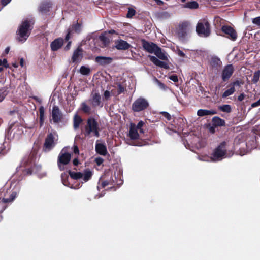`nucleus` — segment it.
Segmentation results:
<instances>
[{
	"label": "nucleus",
	"instance_id": "obj_1",
	"mask_svg": "<svg viewBox=\"0 0 260 260\" xmlns=\"http://www.w3.org/2000/svg\"><path fill=\"white\" fill-rule=\"evenodd\" d=\"M35 20L33 18L26 19L22 21L16 31L17 40L24 42L30 35L34 28Z\"/></svg>",
	"mask_w": 260,
	"mask_h": 260
},
{
	"label": "nucleus",
	"instance_id": "obj_2",
	"mask_svg": "<svg viewBox=\"0 0 260 260\" xmlns=\"http://www.w3.org/2000/svg\"><path fill=\"white\" fill-rule=\"evenodd\" d=\"M23 134L22 126L18 122L11 124L5 133L6 137L9 140H19Z\"/></svg>",
	"mask_w": 260,
	"mask_h": 260
},
{
	"label": "nucleus",
	"instance_id": "obj_3",
	"mask_svg": "<svg viewBox=\"0 0 260 260\" xmlns=\"http://www.w3.org/2000/svg\"><path fill=\"white\" fill-rule=\"evenodd\" d=\"M36 158V154L34 152H31L27 157L24 158L23 161V166L28 168L23 170L24 173L31 175L32 173H36L41 170V166L37 165L35 162Z\"/></svg>",
	"mask_w": 260,
	"mask_h": 260
},
{
	"label": "nucleus",
	"instance_id": "obj_4",
	"mask_svg": "<svg viewBox=\"0 0 260 260\" xmlns=\"http://www.w3.org/2000/svg\"><path fill=\"white\" fill-rule=\"evenodd\" d=\"M100 128L97 120L92 117L88 118L85 126L84 133L85 136H94L99 138L100 136Z\"/></svg>",
	"mask_w": 260,
	"mask_h": 260
},
{
	"label": "nucleus",
	"instance_id": "obj_5",
	"mask_svg": "<svg viewBox=\"0 0 260 260\" xmlns=\"http://www.w3.org/2000/svg\"><path fill=\"white\" fill-rule=\"evenodd\" d=\"M226 142L223 141L220 143V144L214 149L211 157L213 161H216L221 160L226 156Z\"/></svg>",
	"mask_w": 260,
	"mask_h": 260
},
{
	"label": "nucleus",
	"instance_id": "obj_6",
	"mask_svg": "<svg viewBox=\"0 0 260 260\" xmlns=\"http://www.w3.org/2000/svg\"><path fill=\"white\" fill-rule=\"evenodd\" d=\"M196 32L200 36L207 37L210 33V26L206 20L199 22L196 26Z\"/></svg>",
	"mask_w": 260,
	"mask_h": 260
},
{
	"label": "nucleus",
	"instance_id": "obj_7",
	"mask_svg": "<svg viewBox=\"0 0 260 260\" xmlns=\"http://www.w3.org/2000/svg\"><path fill=\"white\" fill-rule=\"evenodd\" d=\"M149 106V102L146 99L139 97L132 104V109L135 112H139L147 109Z\"/></svg>",
	"mask_w": 260,
	"mask_h": 260
},
{
	"label": "nucleus",
	"instance_id": "obj_8",
	"mask_svg": "<svg viewBox=\"0 0 260 260\" xmlns=\"http://www.w3.org/2000/svg\"><path fill=\"white\" fill-rule=\"evenodd\" d=\"M63 151L64 149L61 151L57 158V166L60 171L64 170V166L68 165L71 159V154Z\"/></svg>",
	"mask_w": 260,
	"mask_h": 260
},
{
	"label": "nucleus",
	"instance_id": "obj_9",
	"mask_svg": "<svg viewBox=\"0 0 260 260\" xmlns=\"http://www.w3.org/2000/svg\"><path fill=\"white\" fill-rule=\"evenodd\" d=\"M55 133H50L48 134L45 139V142L43 144V150L44 152H49L51 151L56 145L55 142Z\"/></svg>",
	"mask_w": 260,
	"mask_h": 260
},
{
	"label": "nucleus",
	"instance_id": "obj_10",
	"mask_svg": "<svg viewBox=\"0 0 260 260\" xmlns=\"http://www.w3.org/2000/svg\"><path fill=\"white\" fill-rule=\"evenodd\" d=\"M242 84L243 82L238 80L231 82L227 86V88H229L221 94L222 98L224 99L232 95L236 91L235 87H240Z\"/></svg>",
	"mask_w": 260,
	"mask_h": 260
},
{
	"label": "nucleus",
	"instance_id": "obj_11",
	"mask_svg": "<svg viewBox=\"0 0 260 260\" xmlns=\"http://www.w3.org/2000/svg\"><path fill=\"white\" fill-rule=\"evenodd\" d=\"M51 116L54 123H59L63 121L64 115L57 106L52 107Z\"/></svg>",
	"mask_w": 260,
	"mask_h": 260
},
{
	"label": "nucleus",
	"instance_id": "obj_12",
	"mask_svg": "<svg viewBox=\"0 0 260 260\" xmlns=\"http://www.w3.org/2000/svg\"><path fill=\"white\" fill-rule=\"evenodd\" d=\"M234 72V68L232 64H228L224 66L221 75L222 81H228L232 77Z\"/></svg>",
	"mask_w": 260,
	"mask_h": 260
},
{
	"label": "nucleus",
	"instance_id": "obj_13",
	"mask_svg": "<svg viewBox=\"0 0 260 260\" xmlns=\"http://www.w3.org/2000/svg\"><path fill=\"white\" fill-rule=\"evenodd\" d=\"M222 31L225 35L228 38L235 41L237 38V34L236 30L231 26L223 25L221 28Z\"/></svg>",
	"mask_w": 260,
	"mask_h": 260
},
{
	"label": "nucleus",
	"instance_id": "obj_14",
	"mask_svg": "<svg viewBox=\"0 0 260 260\" xmlns=\"http://www.w3.org/2000/svg\"><path fill=\"white\" fill-rule=\"evenodd\" d=\"M189 24L187 22H184L179 25L177 30V35L179 39L184 40L186 36Z\"/></svg>",
	"mask_w": 260,
	"mask_h": 260
},
{
	"label": "nucleus",
	"instance_id": "obj_15",
	"mask_svg": "<svg viewBox=\"0 0 260 260\" xmlns=\"http://www.w3.org/2000/svg\"><path fill=\"white\" fill-rule=\"evenodd\" d=\"M141 43L144 49L150 53H153L158 47L155 43L149 42L145 39H142Z\"/></svg>",
	"mask_w": 260,
	"mask_h": 260
},
{
	"label": "nucleus",
	"instance_id": "obj_16",
	"mask_svg": "<svg viewBox=\"0 0 260 260\" xmlns=\"http://www.w3.org/2000/svg\"><path fill=\"white\" fill-rule=\"evenodd\" d=\"M90 101L92 106L94 107L98 106L102 107L103 105L101 101V96L99 93L95 92L92 93Z\"/></svg>",
	"mask_w": 260,
	"mask_h": 260
},
{
	"label": "nucleus",
	"instance_id": "obj_17",
	"mask_svg": "<svg viewBox=\"0 0 260 260\" xmlns=\"http://www.w3.org/2000/svg\"><path fill=\"white\" fill-rule=\"evenodd\" d=\"M115 47L117 50H125L131 47V44L123 40H118L115 42Z\"/></svg>",
	"mask_w": 260,
	"mask_h": 260
},
{
	"label": "nucleus",
	"instance_id": "obj_18",
	"mask_svg": "<svg viewBox=\"0 0 260 260\" xmlns=\"http://www.w3.org/2000/svg\"><path fill=\"white\" fill-rule=\"evenodd\" d=\"M64 40L61 38L55 39L50 44V47L53 51H56L60 49L63 45Z\"/></svg>",
	"mask_w": 260,
	"mask_h": 260
},
{
	"label": "nucleus",
	"instance_id": "obj_19",
	"mask_svg": "<svg viewBox=\"0 0 260 260\" xmlns=\"http://www.w3.org/2000/svg\"><path fill=\"white\" fill-rule=\"evenodd\" d=\"M210 64L212 69L219 71L222 66V63L219 58L214 56L211 58Z\"/></svg>",
	"mask_w": 260,
	"mask_h": 260
},
{
	"label": "nucleus",
	"instance_id": "obj_20",
	"mask_svg": "<svg viewBox=\"0 0 260 260\" xmlns=\"http://www.w3.org/2000/svg\"><path fill=\"white\" fill-rule=\"evenodd\" d=\"M138 130L135 127V124L133 123L130 124L128 137L131 140H135L139 138V134Z\"/></svg>",
	"mask_w": 260,
	"mask_h": 260
},
{
	"label": "nucleus",
	"instance_id": "obj_21",
	"mask_svg": "<svg viewBox=\"0 0 260 260\" xmlns=\"http://www.w3.org/2000/svg\"><path fill=\"white\" fill-rule=\"evenodd\" d=\"M113 59L110 57L97 56L95 58V61L100 65L105 66L110 64L112 62Z\"/></svg>",
	"mask_w": 260,
	"mask_h": 260
},
{
	"label": "nucleus",
	"instance_id": "obj_22",
	"mask_svg": "<svg viewBox=\"0 0 260 260\" xmlns=\"http://www.w3.org/2000/svg\"><path fill=\"white\" fill-rule=\"evenodd\" d=\"M17 195V193L16 192L14 191L13 192L11 195L10 196L9 198H3L1 201H0V206H3V210L2 211H4L7 207V205H5L7 203H11L16 198Z\"/></svg>",
	"mask_w": 260,
	"mask_h": 260
},
{
	"label": "nucleus",
	"instance_id": "obj_23",
	"mask_svg": "<svg viewBox=\"0 0 260 260\" xmlns=\"http://www.w3.org/2000/svg\"><path fill=\"white\" fill-rule=\"evenodd\" d=\"M148 57H149L150 61L155 65L166 69H168L169 68V66L167 63L162 61H160L156 57L151 55H149Z\"/></svg>",
	"mask_w": 260,
	"mask_h": 260
},
{
	"label": "nucleus",
	"instance_id": "obj_24",
	"mask_svg": "<svg viewBox=\"0 0 260 260\" xmlns=\"http://www.w3.org/2000/svg\"><path fill=\"white\" fill-rule=\"evenodd\" d=\"M96 152L101 155L105 156L108 153L107 147L104 144L96 143L95 144Z\"/></svg>",
	"mask_w": 260,
	"mask_h": 260
},
{
	"label": "nucleus",
	"instance_id": "obj_25",
	"mask_svg": "<svg viewBox=\"0 0 260 260\" xmlns=\"http://www.w3.org/2000/svg\"><path fill=\"white\" fill-rule=\"evenodd\" d=\"M82 58V49L80 47L77 48L74 52L72 57L73 62H75L80 60Z\"/></svg>",
	"mask_w": 260,
	"mask_h": 260
},
{
	"label": "nucleus",
	"instance_id": "obj_26",
	"mask_svg": "<svg viewBox=\"0 0 260 260\" xmlns=\"http://www.w3.org/2000/svg\"><path fill=\"white\" fill-rule=\"evenodd\" d=\"M82 23L77 22L70 26L68 29L73 34H80L82 31Z\"/></svg>",
	"mask_w": 260,
	"mask_h": 260
},
{
	"label": "nucleus",
	"instance_id": "obj_27",
	"mask_svg": "<svg viewBox=\"0 0 260 260\" xmlns=\"http://www.w3.org/2000/svg\"><path fill=\"white\" fill-rule=\"evenodd\" d=\"M52 4L50 2H42L39 6V11L42 13H46L50 11Z\"/></svg>",
	"mask_w": 260,
	"mask_h": 260
},
{
	"label": "nucleus",
	"instance_id": "obj_28",
	"mask_svg": "<svg viewBox=\"0 0 260 260\" xmlns=\"http://www.w3.org/2000/svg\"><path fill=\"white\" fill-rule=\"evenodd\" d=\"M216 113V111L214 110L199 109L197 111V115L200 117H203L207 115H212Z\"/></svg>",
	"mask_w": 260,
	"mask_h": 260
},
{
	"label": "nucleus",
	"instance_id": "obj_29",
	"mask_svg": "<svg viewBox=\"0 0 260 260\" xmlns=\"http://www.w3.org/2000/svg\"><path fill=\"white\" fill-rule=\"evenodd\" d=\"M213 126L214 127L225 126V120L220 118L219 117L215 116L212 119Z\"/></svg>",
	"mask_w": 260,
	"mask_h": 260
},
{
	"label": "nucleus",
	"instance_id": "obj_30",
	"mask_svg": "<svg viewBox=\"0 0 260 260\" xmlns=\"http://www.w3.org/2000/svg\"><path fill=\"white\" fill-rule=\"evenodd\" d=\"M159 59L163 60H166L168 59L167 55L165 54V52L162 51L161 48L159 47H157L155 51L153 53Z\"/></svg>",
	"mask_w": 260,
	"mask_h": 260
},
{
	"label": "nucleus",
	"instance_id": "obj_31",
	"mask_svg": "<svg viewBox=\"0 0 260 260\" xmlns=\"http://www.w3.org/2000/svg\"><path fill=\"white\" fill-rule=\"evenodd\" d=\"M68 172L71 178L74 180H78L82 178L83 176V174L80 172H75L69 170Z\"/></svg>",
	"mask_w": 260,
	"mask_h": 260
},
{
	"label": "nucleus",
	"instance_id": "obj_32",
	"mask_svg": "<svg viewBox=\"0 0 260 260\" xmlns=\"http://www.w3.org/2000/svg\"><path fill=\"white\" fill-rule=\"evenodd\" d=\"M39 124L40 126L42 127L44 123V113L45 110L43 106H41L39 109Z\"/></svg>",
	"mask_w": 260,
	"mask_h": 260
},
{
	"label": "nucleus",
	"instance_id": "obj_33",
	"mask_svg": "<svg viewBox=\"0 0 260 260\" xmlns=\"http://www.w3.org/2000/svg\"><path fill=\"white\" fill-rule=\"evenodd\" d=\"M9 87L7 86L0 88V102H2L9 93Z\"/></svg>",
	"mask_w": 260,
	"mask_h": 260
},
{
	"label": "nucleus",
	"instance_id": "obj_34",
	"mask_svg": "<svg viewBox=\"0 0 260 260\" xmlns=\"http://www.w3.org/2000/svg\"><path fill=\"white\" fill-rule=\"evenodd\" d=\"M183 7L185 8H189L190 9H197L199 7V4L196 1H191L186 3L183 5Z\"/></svg>",
	"mask_w": 260,
	"mask_h": 260
},
{
	"label": "nucleus",
	"instance_id": "obj_35",
	"mask_svg": "<svg viewBox=\"0 0 260 260\" xmlns=\"http://www.w3.org/2000/svg\"><path fill=\"white\" fill-rule=\"evenodd\" d=\"M69 174L67 173H62L61 175V181L63 184L66 186H70V183L69 182Z\"/></svg>",
	"mask_w": 260,
	"mask_h": 260
},
{
	"label": "nucleus",
	"instance_id": "obj_36",
	"mask_svg": "<svg viewBox=\"0 0 260 260\" xmlns=\"http://www.w3.org/2000/svg\"><path fill=\"white\" fill-rule=\"evenodd\" d=\"M82 122V119L80 116L76 115L74 118V127L76 129L79 127L80 124Z\"/></svg>",
	"mask_w": 260,
	"mask_h": 260
},
{
	"label": "nucleus",
	"instance_id": "obj_37",
	"mask_svg": "<svg viewBox=\"0 0 260 260\" xmlns=\"http://www.w3.org/2000/svg\"><path fill=\"white\" fill-rule=\"evenodd\" d=\"M218 109L219 110L226 112V113H230L232 111V108L231 106L230 105H223L222 106H220L218 107Z\"/></svg>",
	"mask_w": 260,
	"mask_h": 260
},
{
	"label": "nucleus",
	"instance_id": "obj_38",
	"mask_svg": "<svg viewBox=\"0 0 260 260\" xmlns=\"http://www.w3.org/2000/svg\"><path fill=\"white\" fill-rule=\"evenodd\" d=\"M92 172L89 170H86L83 174V179L85 182L88 181L92 177Z\"/></svg>",
	"mask_w": 260,
	"mask_h": 260
},
{
	"label": "nucleus",
	"instance_id": "obj_39",
	"mask_svg": "<svg viewBox=\"0 0 260 260\" xmlns=\"http://www.w3.org/2000/svg\"><path fill=\"white\" fill-rule=\"evenodd\" d=\"M99 39L102 42L104 46H108L110 43L109 39L105 35L100 36Z\"/></svg>",
	"mask_w": 260,
	"mask_h": 260
},
{
	"label": "nucleus",
	"instance_id": "obj_40",
	"mask_svg": "<svg viewBox=\"0 0 260 260\" xmlns=\"http://www.w3.org/2000/svg\"><path fill=\"white\" fill-rule=\"evenodd\" d=\"M80 73L83 75H88L90 73V69L89 68L82 66L80 69Z\"/></svg>",
	"mask_w": 260,
	"mask_h": 260
},
{
	"label": "nucleus",
	"instance_id": "obj_41",
	"mask_svg": "<svg viewBox=\"0 0 260 260\" xmlns=\"http://www.w3.org/2000/svg\"><path fill=\"white\" fill-rule=\"evenodd\" d=\"M260 77V71H257L255 72H254L252 79V82L253 83H256L259 79Z\"/></svg>",
	"mask_w": 260,
	"mask_h": 260
},
{
	"label": "nucleus",
	"instance_id": "obj_42",
	"mask_svg": "<svg viewBox=\"0 0 260 260\" xmlns=\"http://www.w3.org/2000/svg\"><path fill=\"white\" fill-rule=\"evenodd\" d=\"M81 109L85 113L89 114L90 112V107L85 103H83L82 104Z\"/></svg>",
	"mask_w": 260,
	"mask_h": 260
},
{
	"label": "nucleus",
	"instance_id": "obj_43",
	"mask_svg": "<svg viewBox=\"0 0 260 260\" xmlns=\"http://www.w3.org/2000/svg\"><path fill=\"white\" fill-rule=\"evenodd\" d=\"M145 123L143 121H140L137 125H135V127L138 131H139L140 133H144V130L142 128V127L144 126Z\"/></svg>",
	"mask_w": 260,
	"mask_h": 260
},
{
	"label": "nucleus",
	"instance_id": "obj_44",
	"mask_svg": "<svg viewBox=\"0 0 260 260\" xmlns=\"http://www.w3.org/2000/svg\"><path fill=\"white\" fill-rule=\"evenodd\" d=\"M136 12L134 9L129 8L126 14V17L128 18H132L136 14Z\"/></svg>",
	"mask_w": 260,
	"mask_h": 260
},
{
	"label": "nucleus",
	"instance_id": "obj_45",
	"mask_svg": "<svg viewBox=\"0 0 260 260\" xmlns=\"http://www.w3.org/2000/svg\"><path fill=\"white\" fill-rule=\"evenodd\" d=\"M125 90V87L121 85L120 83L117 84V94L119 95L123 93Z\"/></svg>",
	"mask_w": 260,
	"mask_h": 260
},
{
	"label": "nucleus",
	"instance_id": "obj_46",
	"mask_svg": "<svg viewBox=\"0 0 260 260\" xmlns=\"http://www.w3.org/2000/svg\"><path fill=\"white\" fill-rule=\"evenodd\" d=\"M252 22L253 24L260 26V16L252 19Z\"/></svg>",
	"mask_w": 260,
	"mask_h": 260
},
{
	"label": "nucleus",
	"instance_id": "obj_47",
	"mask_svg": "<svg viewBox=\"0 0 260 260\" xmlns=\"http://www.w3.org/2000/svg\"><path fill=\"white\" fill-rule=\"evenodd\" d=\"M0 66H2L6 68H8L9 67V64L8 63L6 59H4L3 60L0 59Z\"/></svg>",
	"mask_w": 260,
	"mask_h": 260
},
{
	"label": "nucleus",
	"instance_id": "obj_48",
	"mask_svg": "<svg viewBox=\"0 0 260 260\" xmlns=\"http://www.w3.org/2000/svg\"><path fill=\"white\" fill-rule=\"evenodd\" d=\"M160 114L165 117L168 120H170L171 119V115L167 112H161Z\"/></svg>",
	"mask_w": 260,
	"mask_h": 260
},
{
	"label": "nucleus",
	"instance_id": "obj_49",
	"mask_svg": "<svg viewBox=\"0 0 260 260\" xmlns=\"http://www.w3.org/2000/svg\"><path fill=\"white\" fill-rule=\"evenodd\" d=\"M95 162L98 166H100L104 162V159L100 157H96L95 159Z\"/></svg>",
	"mask_w": 260,
	"mask_h": 260
},
{
	"label": "nucleus",
	"instance_id": "obj_50",
	"mask_svg": "<svg viewBox=\"0 0 260 260\" xmlns=\"http://www.w3.org/2000/svg\"><path fill=\"white\" fill-rule=\"evenodd\" d=\"M169 79L174 82H177L178 81V78L176 75H172L169 77Z\"/></svg>",
	"mask_w": 260,
	"mask_h": 260
},
{
	"label": "nucleus",
	"instance_id": "obj_51",
	"mask_svg": "<svg viewBox=\"0 0 260 260\" xmlns=\"http://www.w3.org/2000/svg\"><path fill=\"white\" fill-rule=\"evenodd\" d=\"M245 97V94L244 93H241L237 98V100L239 102L242 101Z\"/></svg>",
	"mask_w": 260,
	"mask_h": 260
},
{
	"label": "nucleus",
	"instance_id": "obj_52",
	"mask_svg": "<svg viewBox=\"0 0 260 260\" xmlns=\"http://www.w3.org/2000/svg\"><path fill=\"white\" fill-rule=\"evenodd\" d=\"M109 184V181L108 180H104L101 182V186L102 188H105L106 186Z\"/></svg>",
	"mask_w": 260,
	"mask_h": 260
},
{
	"label": "nucleus",
	"instance_id": "obj_53",
	"mask_svg": "<svg viewBox=\"0 0 260 260\" xmlns=\"http://www.w3.org/2000/svg\"><path fill=\"white\" fill-rule=\"evenodd\" d=\"M73 152L75 154H79V150L78 146L76 145H74L73 147Z\"/></svg>",
	"mask_w": 260,
	"mask_h": 260
},
{
	"label": "nucleus",
	"instance_id": "obj_54",
	"mask_svg": "<svg viewBox=\"0 0 260 260\" xmlns=\"http://www.w3.org/2000/svg\"><path fill=\"white\" fill-rule=\"evenodd\" d=\"M11 1V0H1V3L2 6L4 7L8 5Z\"/></svg>",
	"mask_w": 260,
	"mask_h": 260
},
{
	"label": "nucleus",
	"instance_id": "obj_55",
	"mask_svg": "<svg viewBox=\"0 0 260 260\" xmlns=\"http://www.w3.org/2000/svg\"><path fill=\"white\" fill-rule=\"evenodd\" d=\"M72 32L68 29V32L65 37V40L68 41L70 38H71V35H72Z\"/></svg>",
	"mask_w": 260,
	"mask_h": 260
},
{
	"label": "nucleus",
	"instance_id": "obj_56",
	"mask_svg": "<svg viewBox=\"0 0 260 260\" xmlns=\"http://www.w3.org/2000/svg\"><path fill=\"white\" fill-rule=\"evenodd\" d=\"M110 96V93L109 91L106 90L104 93V96L106 100H107Z\"/></svg>",
	"mask_w": 260,
	"mask_h": 260
},
{
	"label": "nucleus",
	"instance_id": "obj_57",
	"mask_svg": "<svg viewBox=\"0 0 260 260\" xmlns=\"http://www.w3.org/2000/svg\"><path fill=\"white\" fill-rule=\"evenodd\" d=\"M178 54L179 56L182 57H185V54L181 50L179 49L178 50Z\"/></svg>",
	"mask_w": 260,
	"mask_h": 260
},
{
	"label": "nucleus",
	"instance_id": "obj_58",
	"mask_svg": "<svg viewBox=\"0 0 260 260\" xmlns=\"http://www.w3.org/2000/svg\"><path fill=\"white\" fill-rule=\"evenodd\" d=\"M73 164L75 166H77L79 164L78 159L77 158L74 159L73 161Z\"/></svg>",
	"mask_w": 260,
	"mask_h": 260
},
{
	"label": "nucleus",
	"instance_id": "obj_59",
	"mask_svg": "<svg viewBox=\"0 0 260 260\" xmlns=\"http://www.w3.org/2000/svg\"><path fill=\"white\" fill-rule=\"evenodd\" d=\"M158 5L161 6L163 5L164 2L161 0H154Z\"/></svg>",
	"mask_w": 260,
	"mask_h": 260
},
{
	"label": "nucleus",
	"instance_id": "obj_60",
	"mask_svg": "<svg viewBox=\"0 0 260 260\" xmlns=\"http://www.w3.org/2000/svg\"><path fill=\"white\" fill-rule=\"evenodd\" d=\"M71 45V41L68 42V44H67V45L65 47V49L67 50H69L70 48Z\"/></svg>",
	"mask_w": 260,
	"mask_h": 260
},
{
	"label": "nucleus",
	"instance_id": "obj_61",
	"mask_svg": "<svg viewBox=\"0 0 260 260\" xmlns=\"http://www.w3.org/2000/svg\"><path fill=\"white\" fill-rule=\"evenodd\" d=\"M215 127L214 126H211L210 128V131L211 133H215Z\"/></svg>",
	"mask_w": 260,
	"mask_h": 260
},
{
	"label": "nucleus",
	"instance_id": "obj_62",
	"mask_svg": "<svg viewBox=\"0 0 260 260\" xmlns=\"http://www.w3.org/2000/svg\"><path fill=\"white\" fill-rule=\"evenodd\" d=\"M20 66L22 67H23V64H24V60L22 58L20 59Z\"/></svg>",
	"mask_w": 260,
	"mask_h": 260
},
{
	"label": "nucleus",
	"instance_id": "obj_63",
	"mask_svg": "<svg viewBox=\"0 0 260 260\" xmlns=\"http://www.w3.org/2000/svg\"><path fill=\"white\" fill-rule=\"evenodd\" d=\"M10 51V48L9 47H7L5 50V53L6 54H8Z\"/></svg>",
	"mask_w": 260,
	"mask_h": 260
},
{
	"label": "nucleus",
	"instance_id": "obj_64",
	"mask_svg": "<svg viewBox=\"0 0 260 260\" xmlns=\"http://www.w3.org/2000/svg\"><path fill=\"white\" fill-rule=\"evenodd\" d=\"M14 113H15V111H10L9 112V114L10 115H12Z\"/></svg>",
	"mask_w": 260,
	"mask_h": 260
}]
</instances>
